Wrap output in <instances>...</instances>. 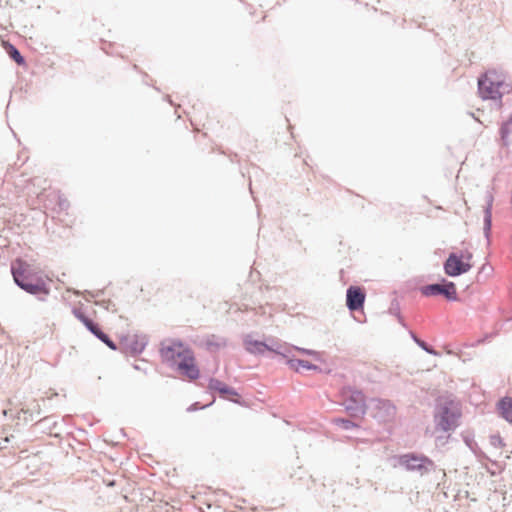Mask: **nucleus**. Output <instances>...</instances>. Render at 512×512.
Returning a JSON list of instances; mask_svg holds the SVG:
<instances>
[{
  "mask_svg": "<svg viewBox=\"0 0 512 512\" xmlns=\"http://www.w3.org/2000/svg\"><path fill=\"white\" fill-rule=\"evenodd\" d=\"M400 323L402 324V326H403V327H405V328H407V329H408V327H407V325H406V323H407V322L401 321Z\"/></svg>",
  "mask_w": 512,
  "mask_h": 512,
  "instance_id": "34",
  "label": "nucleus"
},
{
  "mask_svg": "<svg viewBox=\"0 0 512 512\" xmlns=\"http://www.w3.org/2000/svg\"><path fill=\"white\" fill-rule=\"evenodd\" d=\"M474 438L475 435L471 431H466L462 433V440L468 448L471 447V445H473V442H475Z\"/></svg>",
  "mask_w": 512,
  "mask_h": 512,
  "instance_id": "28",
  "label": "nucleus"
},
{
  "mask_svg": "<svg viewBox=\"0 0 512 512\" xmlns=\"http://www.w3.org/2000/svg\"><path fill=\"white\" fill-rule=\"evenodd\" d=\"M461 416V409L453 399L438 397L435 400L433 417L436 430L454 431L459 426Z\"/></svg>",
  "mask_w": 512,
  "mask_h": 512,
  "instance_id": "2",
  "label": "nucleus"
},
{
  "mask_svg": "<svg viewBox=\"0 0 512 512\" xmlns=\"http://www.w3.org/2000/svg\"><path fill=\"white\" fill-rule=\"evenodd\" d=\"M159 355L163 364L176 372L182 380L195 382L201 377L193 349L182 339L166 338L160 342Z\"/></svg>",
  "mask_w": 512,
  "mask_h": 512,
  "instance_id": "1",
  "label": "nucleus"
},
{
  "mask_svg": "<svg viewBox=\"0 0 512 512\" xmlns=\"http://www.w3.org/2000/svg\"><path fill=\"white\" fill-rule=\"evenodd\" d=\"M149 338L143 333H126L119 336L118 350L132 357L139 356L143 353L148 345Z\"/></svg>",
  "mask_w": 512,
  "mask_h": 512,
  "instance_id": "8",
  "label": "nucleus"
},
{
  "mask_svg": "<svg viewBox=\"0 0 512 512\" xmlns=\"http://www.w3.org/2000/svg\"><path fill=\"white\" fill-rule=\"evenodd\" d=\"M297 363L300 364L303 369L313 370V371H316V372H322V368L320 366H318L316 364H313L310 361H307V360L303 359V361H300V362H297Z\"/></svg>",
  "mask_w": 512,
  "mask_h": 512,
  "instance_id": "26",
  "label": "nucleus"
},
{
  "mask_svg": "<svg viewBox=\"0 0 512 512\" xmlns=\"http://www.w3.org/2000/svg\"><path fill=\"white\" fill-rule=\"evenodd\" d=\"M76 317H78L79 320H82V321L88 320L86 317H84L82 315H76Z\"/></svg>",
  "mask_w": 512,
  "mask_h": 512,
  "instance_id": "33",
  "label": "nucleus"
},
{
  "mask_svg": "<svg viewBox=\"0 0 512 512\" xmlns=\"http://www.w3.org/2000/svg\"><path fill=\"white\" fill-rule=\"evenodd\" d=\"M57 425L58 423L54 416L43 417L34 424V426L43 433H50Z\"/></svg>",
  "mask_w": 512,
  "mask_h": 512,
  "instance_id": "17",
  "label": "nucleus"
},
{
  "mask_svg": "<svg viewBox=\"0 0 512 512\" xmlns=\"http://www.w3.org/2000/svg\"><path fill=\"white\" fill-rule=\"evenodd\" d=\"M510 323L511 322H496L493 330L491 332L484 333L483 337L477 339L476 343L481 344L489 342L494 336L498 335L502 331V328L505 327L506 324Z\"/></svg>",
  "mask_w": 512,
  "mask_h": 512,
  "instance_id": "21",
  "label": "nucleus"
},
{
  "mask_svg": "<svg viewBox=\"0 0 512 512\" xmlns=\"http://www.w3.org/2000/svg\"><path fill=\"white\" fill-rule=\"evenodd\" d=\"M208 392L210 394L218 393L220 397L229 399L234 403H238V400L231 399V397L240 398L239 393L234 387L227 385L215 377H210L208 379Z\"/></svg>",
  "mask_w": 512,
  "mask_h": 512,
  "instance_id": "12",
  "label": "nucleus"
},
{
  "mask_svg": "<svg viewBox=\"0 0 512 512\" xmlns=\"http://www.w3.org/2000/svg\"><path fill=\"white\" fill-rule=\"evenodd\" d=\"M398 464L406 471L417 472L421 476L435 471V462L425 454L417 452H408L397 457Z\"/></svg>",
  "mask_w": 512,
  "mask_h": 512,
  "instance_id": "5",
  "label": "nucleus"
},
{
  "mask_svg": "<svg viewBox=\"0 0 512 512\" xmlns=\"http://www.w3.org/2000/svg\"><path fill=\"white\" fill-rule=\"evenodd\" d=\"M343 406L352 419H363L369 410L364 393L350 386L343 391Z\"/></svg>",
  "mask_w": 512,
  "mask_h": 512,
  "instance_id": "7",
  "label": "nucleus"
},
{
  "mask_svg": "<svg viewBox=\"0 0 512 512\" xmlns=\"http://www.w3.org/2000/svg\"><path fill=\"white\" fill-rule=\"evenodd\" d=\"M443 439H444V437H438V438H437V441H438V442H442V440H443Z\"/></svg>",
  "mask_w": 512,
  "mask_h": 512,
  "instance_id": "35",
  "label": "nucleus"
},
{
  "mask_svg": "<svg viewBox=\"0 0 512 512\" xmlns=\"http://www.w3.org/2000/svg\"><path fill=\"white\" fill-rule=\"evenodd\" d=\"M498 415L512 425V397L500 398L496 403Z\"/></svg>",
  "mask_w": 512,
  "mask_h": 512,
  "instance_id": "16",
  "label": "nucleus"
},
{
  "mask_svg": "<svg viewBox=\"0 0 512 512\" xmlns=\"http://www.w3.org/2000/svg\"><path fill=\"white\" fill-rule=\"evenodd\" d=\"M23 412H24L25 414H28V415H29L30 420H32V419H33V412H32V411H29V410H23Z\"/></svg>",
  "mask_w": 512,
  "mask_h": 512,
  "instance_id": "30",
  "label": "nucleus"
},
{
  "mask_svg": "<svg viewBox=\"0 0 512 512\" xmlns=\"http://www.w3.org/2000/svg\"><path fill=\"white\" fill-rule=\"evenodd\" d=\"M87 331L93 334L97 339L103 342L108 348L117 351V344L105 333L100 325V322H81Z\"/></svg>",
  "mask_w": 512,
  "mask_h": 512,
  "instance_id": "14",
  "label": "nucleus"
},
{
  "mask_svg": "<svg viewBox=\"0 0 512 512\" xmlns=\"http://www.w3.org/2000/svg\"><path fill=\"white\" fill-rule=\"evenodd\" d=\"M133 368H134L135 370L143 371V369L141 368V366H139L138 364H133ZM144 372L146 373V370H144Z\"/></svg>",
  "mask_w": 512,
  "mask_h": 512,
  "instance_id": "31",
  "label": "nucleus"
},
{
  "mask_svg": "<svg viewBox=\"0 0 512 512\" xmlns=\"http://www.w3.org/2000/svg\"><path fill=\"white\" fill-rule=\"evenodd\" d=\"M35 408H37V409H35V412H37V414H40L41 409H40L39 404H36Z\"/></svg>",
  "mask_w": 512,
  "mask_h": 512,
  "instance_id": "32",
  "label": "nucleus"
},
{
  "mask_svg": "<svg viewBox=\"0 0 512 512\" xmlns=\"http://www.w3.org/2000/svg\"><path fill=\"white\" fill-rule=\"evenodd\" d=\"M408 331L412 340L417 344L418 347H420L423 351H425L428 354L436 355V352L432 346H430L427 342L422 340L413 330L409 329Z\"/></svg>",
  "mask_w": 512,
  "mask_h": 512,
  "instance_id": "23",
  "label": "nucleus"
},
{
  "mask_svg": "<svg viewBox=\"0 0 512 512\" xmlns=\"http://www.w3.org/2000/svg\"><path fill=\"white\" fill-rule=\"evenodd\" d=\"M368 406L371 410V416L379 422L388 421L396 413V407L390 400L372 398Z\"/></svg>",
  "mask_w": 512,
  "mask_h": 512,
  "instance_id": "10",
  "label": "nucleus"
},
{
  "mask_svg": "<svg viewBox=\"0 0 512 512\" xmlns=\"http://www.w3.org/2000/svg\"><path fill=\"white\" fill-rule=\"evenodd\" d=\"M490 444L495 448H502L505 445L503 438L499 434L490 436Z\"/></svg>",
  "mask_w": 512,
  "mask_h": 512,
  "instance_id": "27",
  "label": "nucleus"
},
{
  "mask_svg": "<svg viewBox=\"0 0 512 512\" xmlns=\"http://www.w3.org/2000/svg\"><path fill=\"white\" fill-rule=\"evenodd\" d=\"M469 449L478 459H488V456L481 450L476 441L473 442V445H471Z\"/></svg>",
  "mask_w": 512,
  "mask_h": 512,
  "instance_id": "25",
  "label": "nucleus"
},
{
  "mask_svg": "<svg viewBox=\"0 0 512 512\" xmlns=\"http://www.w3.org/2000/svg\"><path fill=\"white\" fill-rule=\"evenodd\" d=\"M512 133V115L511 118L504 122L500 128V142L503 147H508L510 144L509 135Z\"/></svg>",
  "mask_w": 512,
  "mask_h": 512,
  "instance_id": "20",
  "label": "nucleus"
},
{
  "mask_svg": "<svg viewBox=\"0 0 512 512\" xmlns=\"http://www.w3.org/2000/svg\"><path fill=\"white\" fill-rule=\"evenodd\" d=\"M113 485H114V481L109 483V486H113Z\"/></svg>",
  "mask_w": 512,
  "mask_h": 512,
  "instance_id": "37",
  "label": "nucleus"
},
{
  "mask_svg": "<svg viewBox=\"0 0 512 512\" xmlns=\"http://www.w3.org/2000/svg\"><path fill=\"white\" fill-rule=\"evenodd\" d=\"M471 259L472 253L468 250L451 253L444 263L445 273L454 277L468 272L472 268Z\"/></svg>",
  "mask_w": 512,
  "mask_h": 512,
  "instance_id": "9",
  "label": "nucleus"
},
{
  "mask_svg": "<svg viewBox=\"0 0 512 512\" xmlns=\"http://www.w3.org/2000/svg\"><path fill=\"white\" fill-rule=\"evenodd\" d=\"M331 423L345 431L359 429L361 427V425L358 422L343 417H334L331 420Z\"/></svg>",
  "mask_w": 512,
  "mask_h": 512,
  "instance_id": "18",
  "label": "nucleus"
},
{
  "mask_svg": "<svg viewBox=\"0 0 512 512\" xmlns=\"http://www.w3.org/2000/svg\"><path fill=\"white\" fill-rule=\"evenodd\" d=\"M365 298V291L361 287L350 286L347 289L346 303L351 311L362 309Z\"/></svg>",
  "mask_w": 512,
  "mask_h": 512,
  "instance_id": "13",
  "label": "nucleus"
},
{
  "mask_svg": "<svg viewBox=\"0 0 512 512\" xmlns=\"http://www.w3.org/2000/svg\"><path fill=\"white\" fill-rule=\"evenodd\" d=\"M293 351H297L302 355L310 356L315 361L324 362L323 353L320 351L292 345V352Z\"/></svg>",
  "mask_w": 512,
  "mask_h": 512,
  "instance_id": "22",
  "label": "nucleus"
},
{
  "mask_svg": "<svg viewBox=\"0 0 512 512\" xmlns=\"http://www.w3.org/2000/svg\"><path fill=\"white\" fill-rule=\"evenodd\" d=\"M0 334H4V330L2 329L1 326H0Z\"/></svg>",
  "mask_w": 512,
  "mask_h": 512,
  "instance_id": "36",
  "label": "nucleus"
},
{
  "mask_svg": "<svg viewBox=\"0 0 512 512\" xmlns=\"http://www.w3.org/2000/svg\"><path fill=\"white\" fill-rule=\"evenodd\" d=\"M277 355L284 360V363L288 365L290 369L297 373L300 372V368L302 367L297 362L303 361V359L295 358L292 352V344L283 341L281 352H278Z\"/></svg>",
  "mask_w": 512,
  "mask_h": 512,
  "instance_id": "15",
  "label": "nucleus"
},
{
  "mask_svg": "<svg viewBox=\"0 0 512 512\" xmlns=\"http://www.w3.org/2000/svg\"><path fill=\"white\" fill-rule=\"evenodd\" d=\"M420 292L425 297H433L440 295L447 300H455L457 298L456 286L453 282L422 286L420 288Z\"/></svg>",
  "mask_w": 512,
  "mask_h": 512,
  "instance_id": "11",
  "label": "nucleus"
},
{
  "mask_svg": "<svg viewBox=\"0 0 512 512\" xmlns=\"http://www.w3.org/2000/svg\"><path fill=\"white\" fill-rule=\"evenodd\" d=\"M204 346L209 352H216L220 348L226 346V340L215 335H211L205 340Z\"/></svg>",
  "mask_w": 512,
  "mask_h": 512,
  "instance_id": "19",
  "label": "nucleus"
},
{
  "mask_svg": "<svg viewBox=\"0 0 512 512\" xmlns=\"http://www.w3.org/2000/svg\"><path fill=\"white\" fill-rule=\"evenodd\" d=\"M505 84V75L496 70L487 71L479 80V94L483 99H498Z\"/></svg>",
  "mask_w": 512,
  "mask_h": 512,
  "instance_id": "6",
  "label": "nucleus"
},
{
  "mask_svg": "<svg viewBox=\"0 0 512 512\" xmlns=\"http://www.w3.org/2000/svg\"><path fill=\"white\" fill-rule=\"evenodd\" d=\"M258 333H247L242 335V344L245 351L254 356H267L268 353L277 355L281 352V345L283 341L273 336H264L263 339H258Z\"/></svg>",
  "mask_w": 512,
  "mask_h": 512,
  "instance_id": "3",
  "label": "nucleus"
},
{
  "mask_svg": "<svg viewBox=\"0 0 512 512\" xmlns=\"http://www.w3.org/2000/svg\"><path fill=\"white\" fill-rule=\"evenodd\" d=\"M210 405H212V403L208 404V405H205V406H202L199 402H194L193 404H191L188 408H187V411L188 412H194V411H197V410H201V409H204L206 407H209Z\"/></svg>",
  "mask_w": 512,
  "mask_h": 512,
  "instance_id": "29",
  "label": "nucleus"
},
{
  "mask_svg": "<svg viewBox=\"0 0 512 512\" xmlns=\"http://www.w3.org/2000/svg\"><path fill=\"white\" fill-rule=\"evenodd\" d=\"M8 53L17 64H24V58L21 56L20 52L14 46L9 45Z\"/></svg>",
  "mask_w": 512,
  "mask_h": 512,
  "instance_id": "24",
  "label": "nucleus"
},
{
  "mask_svg": "<svg viewBox=\"0 0 512 512\" xmlns=\"http://www.w3.org/2000/svg\"><path fill=\"white\" fill-rule=\"evenodd\" d=\"M11 270L16 284L28 293L39 294L48 292L43 281L32 282L33 270L27 262L17 259L12 264Z\"/></svg>",
  "mask_w": 512,
  "mask_h": 512,
  "instance_id": "4",
  "label": "nucleus"
}]
</instances>
